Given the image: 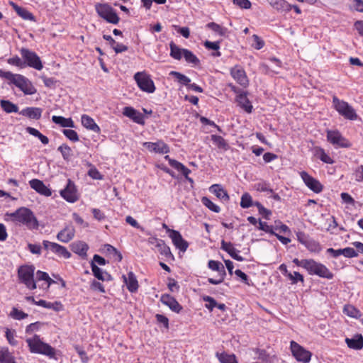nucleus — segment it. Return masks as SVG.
I'll return each instance as SVG.
<instances>
[{"instance_id": "obj_1", "label": "nucleus", "mask_w": 363, "mask_h": 363, "mask_svg": "<svg viewBox=\"0 0 363 363\" xmlns=\"http://www.w3.org/2000/svg\"><path fill=\"white\" fill-rule=\"evenodd\" d=\"M12 221L26 225L29 229L38 228V222L31 210L21 207L13 213H6Z\"/></svg>"}, {"instance_id": "obj_2", "label": "nucleus", "mask_w": 363, "mask_h": 363, "mask_svg": "<svg viewBox=\"0 0 363 363\" xmlns=\"http://www.w3.org/2000/svg\"><path fill=\"white\" fill-rule=\"evenodd\" d=\"M26 342L31 353L41 354L50 358H54L55 356V348L43 342L38 335H35L32 338H28Z\"/></svg>"}, {"instance_id": "obj_3", "label": "nucleus", "mask_w": 363, "mask_h": 363, "mask_svg": "<svg viewBox=\"0 0 363 363\" xmlns=\"http://www.w3.org/2000/svg\"><path fill=\"white\" fill-rule=\"evenodd\" d=\"M306 269L311 275H317L321 278L332 279L334 274L329 269L322 263L318 262L314 259H310L306 262Z\"/></svg>"}, {"instance_id": "obj_4", "label": "nucleus", "mask_w": 363, "mask_h": 363, "mask_svg": "<svg viewBox=\"0 0 363 363\" xmlns=\"http://www.w3.org/2000/svg\"><path fill=\"white\" fill-rule=\"evenodd\" d=\"M35 267L33 265H23L18 269V277L20 281L24 284L30 290L36 289L34 280Z\"/></svg>"}, {"instance_id": "obj_5", "label": "nucleus", "mask_w": 363, "mask_h": 363, "mask_svg": "<svg viewBox=\"0 0 363 363\" xmlns=\"http://www.w3.org/2000/svg\"><path fill=\"white\" fill-rule=\"evenodd\" d=\"M333 104L335 110L345 118L356 120L357 114L355 110L346 101L340 100L336 96L333 97Z\"/></svg>"}, {"instance_id": "obj_6", "label": "nucleus", "mask_w": 363, "mask_h": 363, "mask_svg": "<svg viewBox=\"0 0 363 363\" xmlns=\"http://www.w3.org/2000/svg\"><path fill=\"white\" fill-rule=\"evenodd\" d=\"M95 9L98 15L108 23L117 24L120 21L115 10L108 4L98 3L95 5Z\"/></svg>"}, {"instance_id": "obj_7", "label": "nucleus", "mask_w": 363, "mask_h": 363, "mask_svg": "<svg viewBox=\"0 0 363 363\" xmlns=\"http://www.w3.org/2000/svg\"><path fill=\"white\" fill-rule=\"evenodd\" d=\"M21 55L23 59L24 66L33 67L37 70H41L43 67L42 62L38 55L27 48L21 49Z\"/></svg>"}, {"instance_id": "obj_8", "label": "nucleus", "mask_w": 363, "mask_h": 363, "mask_svg": "<svg viewBox=\"0 0 363 363\" xmlns=\"http://www.w3.org/2000/svg\"><path fill=\"white\" fill-rule=\"evenodd\" d=\"M134 79L138 87L147 93H153L155 91L154 82L150 77L145 72H137L134 75Z\"/></svg>"}, {"instance_id": "obj_9", "label": "nucleus", "mask_w": 363, "mask_h": 363, "mask_svg": "<svg viewBox=\"0 0 363 363\" xmlns=\"http://www.w3.org/2000/svg\"><path fill=\"white\" fill-rule=\"evenodd\" d=\"M290 348L295 359L302 363H308L311 361L312 354L303 347L292 340L290 342Z\"/></svg>"}, {"instance_id": "obj_10", "label": "nucleus", "mask_w": 363, "mask_h": 363, "mask_svg": "<svg viewBox=\"0 0 363 363\" xmlns=\"http://www.w3.org/2000/svg\"><path fill=\"white\" fill-rule=\"evenodd\" d=\"M327 139L331 144L338 147L347 148L352 145L351 143L344 138L338 130H328Z\"/></svg>"}, {"instance_id": "obj_11", "label": "nucleus", "mask_w": 363, "mask_h": 363, "mask_svg": "<svg viewBox=\"0 0 363 363\" xmlns=\"http://www.w3.org/2000/svg\"><path fill=\"white\" fill-rule=\"evenodd\" d=\"M300 176L306 186L314 193L318 194L323 191V186L320 182L308 172L302 171L300 172Z\"/></svg>"}, {"instance_id": "obj_12", "label": "nucleus", "mask_w": 363, "mask_h": 363, "mask_svg": "<svg viewBox=\"0 0 363 363\" xmlns=\"http://www.w3.org/2000/svg\"><path fill=\"white\" fill-rule=\"evenodd\" d=\"M43 247L47 250H50L53 253L62 257L65 259H69L71 257V253L67 250V249L60 245L56 242H52L48 240H43Z\"/></svg>"}, {"instance_id": "obj_13", "label": "nucleus", "mask_w": 363, "mask_h": 363, "mask_svg": "<svg viewBox=\"0 0 363 363\" xmlns=\"http://www.w3.org/2000/svg\"><path fill=\"white\" fill-rule=\"evenodd\" d=\"M61 196L69 203H74L78 200L77 191L73 182L68 179L65 189L60 191Z\"/></svg>"}, {"instance_id": "obj_14", "label": "nucleus", "mask_w": 363, "mask_h": 363, "mask_svg": "<svg viewBox=\"0 0 363 363\" xmlns=\"http://www.w3.org/2000/svg\"><path fill=\"white\" fill-rule=\"evenodd\" d=\"M232 77L242 86L247 87L249 84V80L245 71L240 66L236 65L230 70Z\"/></svg>"}, {"instance_id": "obj_15", "label": "nucleus", "mask_w": 363, "mask_h": 363, "mask_svg": "<svg viewBox=\"0 0 363 363\" xmlns=\"http://www.w3.org/2000/svg\"><path fill=\"white\" fill-rule=\"evenodd\" d=\"M168 231L169 232V237L175 247L179 250L185 252L189 247V243L183 239L181 233L174 230H168Z\"/></svg>"}, {"instance_id": "obj_16", "label": "nucleus", "mask_w": 363, "mask_h": 363, "mask_svg": "<svg viewBox=\"0 0 363 363\" xmlns=\"http://www.w3.org/2000/svg\"><path fill=\"white\" fill-rule=\"evenodd\" d=\"M143 147L149 151L156 153L164 154L169 152V146L162 140L156 143L145 142L143 143Z\"/></svg>"}, {"instance_id": "obj_17", "label": "nucleus", "mask_w": 363, "mask_h": 363, "mask_svg": "<svg viewBox=\"0 0 363 363\" xmlns=\"http://www.w3.org/2000/svg\"><path fill=\"white\" fill-rule=\"evenodd\" d=\"M123 114L138 124H145L144 116L131 106L124 107L123 109Z\"/></svg>"}, {"instance_id": "obj_18", "label": "nucleus", "mask_w": 363, "mask_h": 363, "mask_svg": "<svg viewBox=\"0 0 363 363\" xmlns=\"http://www.w3.org/2000/svg\"><path fill=\"white\" fill-rule=\"evenodd\" d=\"M29 184L33 189L41 195L45 196H50L52 195L51 190L40 179H33L29 181Z\"/></svg>"}, {"instance_id": "obj_19", "label": "nucleus", "mask_w": 363, "mask_h": 363, "mask_svg": "<svg viewBox=\"0 0 363 363\" xmlns=\"http://www.w3.org/2000/svg\"><path fill=\"white\" fill-rule=\"evenodd\" d=\"M74 228L72 225H68L57 233V239L62 242L67 243L74 238Z\"/></svg>"}, {"instance_id": "obj_20", "label": "nucleus", "mask_w": 363, "mask_h": 363, "mask_svg": "<svg viewBox=\"0 0 363 363\" xmlns=\"http://www.w3.org/2000/svg\"><path fill=\"white\" fill-rule=\"evenodd\" d=\"M16 86L25 94L28 95L34 94L37 91L31 82L23 75H21V79H18Z\"/></svg>"}, {"instance_id": "obj_21", "label": "nucleus", "mask_w": 363, "mask_h": 363, "mask_svg": "<svg viewBox=\"0 0 363 363\" xmlns=\"http://www.w3.org/2000/svg\"><path fill=\"white\" fill-rule=\"evenodd\" d=\"M161 302L167 306L172 311L179 313L182 310V306L172 296L163 294L160 298Z\"/></svg>"}, {"instance_id": "obj_22", "label": "nucleus", "mask_w": 363, "mask_h": 363, "mask_svg": "<svg viewBox=\"0 0 363 363\" xmlns=\"http://www.w3.org/2000/svg\"><path fill=\"white\" fill-rule=\"evenodd\" d=\"M220 245V249L225 251L233 259L239 262L244 260L242 256L238 255L239 250H236L230 242H227L222 240Z\"/></svg>"}, {"instance_id": "obj_23", "label": "nucleus", "mask_w": 363, "mask_h": 363, "mask_svg": "<svg viewBox=\"0 0 363 363\" xmlns=\"http://www.w3.org/2000/svg\"><path fill=\"white\" fill-rule=\"evenodd\" d=\"M71 250L82 258L87 257L89 245L84 241H75L70 245Z\"/></svg>"}, {"instance_id": "obj_24", "label": "nucleus", "mask_w": 363, "mask_h": 363, "mask_svg": "<svg viewBox=\"0 0 363 363\" xmlns=\"http://www.w3.org/2000/svg\"><path fill=\"white\" fill-rule=\"evenodd\" d=\"M123 279L124 282L126 284L127 289L130 292L135 293L138 291L139 285L136 277L133 272H128L127 277L123 275Z\"/></svg>"}, {"instance_id": "obj_25", "label": "nucleus", "mask_w": 363, "mask_h": 363, "mask_svg": "<svg viewBox=\"0 0 363 363\" xmlns=\"http://www.w3.org/2000/svg\"><path fill=\"white\" fill-rule=\"evenodd\" d=\"M209 191L216 195V196L224 201H228L230 196L228 192L223 188L220 184H213L210 186Z\"/></svg>"}, {"instance_id": "obj_26", "label": "nucleus", "mask_w": 363, "mask_h": 363, "mask_svg": "<svg viewBox=\"0 0 363 363\" xmlns=\"http://www.w3.org/2000/svg\"><path fill=\"white\" fill-rule=\"evenodd\" d=\"M42 111V108L38 107H27L23 109L20 114L30 119L38 120L41 117Z\"/></svg>"}, {"instance_id": "obj_27", "label": "nucleus", "mask_w": 363, "mask_h": 363, "mask_svg": "<svg viewBox=\"0 0 363 363\" xmlns=\"http://www.w3.org/2000/svg\"><path fill=\"white\" fill-rule=\"evenodd\" d=\"M236 101L240 106L243 108L247 113H250L252 111V106L251 102L247 98V93L244 91L236 97Z\"/></svg>"}, {"instance_id": "obj_28", "label": "nucleus", "mask_w": 363, "mask_h": 363, "mask_svg": "<svg viewBox=\"0 0 363 363\" xmlns=\"http://www.w3.org/2000/svg\"><path fill=\"white\" fill-rule=\"evenodd\" d=\"M345 342L348 347L353 350H361L363 347V337L361 334H357L352 338L347 337Z\"/></svg>"}, {"instance_id": "obj_29", "label": "nucleus", "mask_w": 363, "mask_h": 363, "mask_svg": "<svg viewBox=\"0 0 363 363\" xmlns=\"http://www.w3.org/2000/svg\"><path fill=\"white\" fill-rule=\"evenodd\" d=\"M82 125L88 130H91L95 133L100 131V128L95 123L94 120L88 115L84 114L81 118Z\"/></svg>"}, {"instance_id": "obj_30", "label": "nucleus", "mask_w": 363, "mask_h": 363, "mask_svg": "<svg viewBox=\"0 0 363 363\" xmlns=\"http://www.w3.org/2000/svg\"><path fill=\"white\" fill-rule=\"evenodd\" d=\"M10 5L13 7L17 14L24 20L35 21L34 16L29 12L27 9L18 6L13 2H10Z\"/></svg>"}, {"instance_id": "obj_31", "label": "nucleus", "mask_w": 363, "mask_h": 363, "mask_svg": "<svg viewBox=\"0 0 363 363\" xmlns=\"http://www.w3.org/2000/svg\"><path fill=\"white\" fill-rule=\"evenodd\" d=\"M269 4L277 11H289L291 9V5L285 0H267Z\"/></svg>"}, {"instance_id": "obj_32", "label": "nucleus", "mask_w": 363, "mask_h": 363, "mask_svg": "<svg viewBox=\"0 0 363 363\" xmlns=\"http://www.w3.org/2000/svg\"><path fill=\"white\" fill-rule=\"evenodd\" d=\"M52 121L63 128H74V123L71 118H66L63 116H53Z\"/></svg>"}, {"instance_id": "obj_33", "label": "nucleus", "mask_w": 363, "mask_h": 363, "mask_svg": "<svg viewBox=\"0 0 363 363\" xmlns=\"http://www.w3.org/2000/svg\"><path fill=\"white\" fill-rule=\"evenodd\" d=\"M208 267L211 270L218 272V277H223L226 276L225 267L221 262L215 260H209L208 263Z\"/></svg>"}, {"instance_id": "obj_34", "label": "nucleus", "mask_w": 363, "mask_h": 363, "mask_svg": "<svg viewBox=\"0 0 363 363\" xmlns=\"http://www.w3.org/2000/svg\"><path fill=\"white\" fill-rule=\"evenodd\" d=\"M1 108L6 113H17L18 106L9 100L1 99L0 101Z\"/></svg>"}, {"instance_id": "obj_35", "label": "nucleus", "mask_w": 363, "mask_h": 363, "mask_svg": "<svg viewBox=\"0 0 363 363\" xmlns=\"http://www.w3.org/2000/svg\"><path fill=\"white\" fill-rule=\"evenodd\" d=\"M0 363H16L13 356L7 347H0Z\"/></svg>"}, {"instance_id": "obj_36", "label": "nucleus", "mask_w": 363, "mask_h": 363, "mask_svg": "<svg viewBox=\"0 0 363 363\" xmlns=\"http://www.w3.org/2000/svg\"><path fill=\"white\" fill-rule=\"evenodd\" d=\"M216 356L220 363H238L235 354H228L226 352H216Z\"/></svg>"}, {"instance_id": "obj_37", "label": "nucleus", "mask_w": 363, "mask_h": 363, "mask_svg": "<svg viewBox=\"0 0 363 363\" xmlns=\"http://www.w3.org/2000/svg\"><path fill=\"white\" fill-rule=\"evenodd\" d=\"M0 77L2 78H5L10 82V83L13 84L16 86L18 82V79H21V74H13L9 71H3L0 70Z\"/></svg>"}, {"instance_id": "obj_38", "label": "nucleus", "mask_w": 363, "mask_h": 363, "mask_svg": "<svg viewBox=\"0 0 363 363\" xmlns=\"http://www.w3.org/2000/svg\"><path fill=\"white\" fill-rule=\"evenodd\" d=\"M206 28L218 33L220 36H225L228 33V30L226 28L223 27L220 25L214 22L207 23Z\"/></svg>"}, {"instance_id": "obj_39", "label": "nucleus", "mask_w": 363, "mask_h": 363, "mask_svg": "<svg viewBox=\"0 0 363 363\" xmlns=\"http://www.w3.org/2000/svg\"><path fill=\"white\" fill-rule=\"evenodd\" d=\"M170 47V56L177 60L182 59L183 56V50L186 49L179 48L175 43L171 42L169 44Z\"/></svg>"}, {"instance_id": "obj_40", "label": "nucleus", "mask_w": 363, "mask_h": 363, "mask_svg": "<svg viewBox=\"0 0 363 363\" xmlns=\"http://www.w3.org/2000/svg\"><path fill=\"white\" fill-rule=\"evenodd\" d=\"M104 250L107 253L112 255L113 257L118 262H121L123 259L121 253L113 246L110 244H105L104 246Z\"/></svg>"}, {"instance_id": "obj_41", "label": "nucleus", "mask_w": 363, "mask_h": 363, "mask_svg": "<svg viewBox=\"0 0 363 363\" xmlns=\"http://www.w3.org/2000/svg\"><path fill=\"white\" fill-rule=\"evenodd\" d=\"M171 167L181 172L185 178H187L189 174L191 173V170L189 169L178 161H171Z\"/></svg>"}, {"instance_id": "obj_42", "label": "nucleus", "mask_w": 363, "mask_h": 363, "mask_svg": "<svg viewBox=\"0 0 363 363\" xmlns=\"http://www.w3.org/2000/svg\"><path fill=\"white\" fill-rule=\"evenodd\" d=\"M169 75L174 77L177 80V82L182 85L187 86L189 83L191 82L190 78L179 72L172 71L170 72Z\"/></svg>"}, {"instance_id": "obj_43", "label": "nucleus", "mask_w": 363, "mask_h": 363, "mask_svg": "<svg viewBox=\"0 0 363 363\" xmlns=\"http://www.w3.org/2000/svg\"><path fill=\"white\" fill-rule=\"evenodd\" d=\"M211 140L218 148L226 150L229 147L228 143L223 137L217 135H211Z\"/></svg>"}, {"instance_id": "obj_44", "label": "nucleus", "mask_w": 363, "mask_h": 363, "mask_svg": "<svg viewBox=\"0 0 363 363\" xmlns=\"http://www.w3.org/2000/svg\"><path fill=\"white\" fill-rule=\"evenodd\" d=\"M183 57L188 63L198 65L200 63L199 58L190 50L186 49L183 50Z\"/></svg>"}, {"instance_id": "obj_45", "label": "nucleus", "mask_w": 363, "mask_h": 363, "mask_svg": "<svg viewBox=\"0 0 363 363\" xmlns=\"http://www.w3.org/2000/svg\"><path fill=\"white\" fill-rule=\"evenodd\" d=\"M156 247L160 253L165 257H173V255L171 252L169 247L165 244L164 240H162Z\"/></svg>"}, {"instance_id": "obj_46", "label": "nucleus", "mask_w": 363, "mask_h": 363, "mask_svg": "<svg viewBox=\"0 0 363 363\" xmlns=\"http://www.w3.org/2000/svg\"><path fill=\"white\" fill-rule=\"evenodd\" d=\"M57 150L61 152L62 156L65 160L68 161L72 156V150L71 147L67 144H62L60 145L57 148Z\"/></svg>"}, {"instance_id": "obj_47", "label": "nucleus", "mask_w": 363, "mask_h": 363, "mask_svg": "<svg viewBox=\"0 0 363 363\" xmlns=\"http://www.w3.org/2000/svg\"><path fill=\"white\" fill-rule=\"evenodd\" d=\"M201 202L206 207L213 212L219 213L220 211V207L211 201L208 197L203 196L201 199Z\"/></svg>"}, {"instance_id": "obj_48", "label": "nucleus", "mask_w": 363, "mask_h": 363, "mask_svg": "<svg viewBox=\"0 0 363 363\" xmlns=\"http://www.w3.org/2000/svg\"><path fill=\"white\" fill-rule=\"evenodd\" d=\"M253 206L252 196L248 193H245L241 196L240 206L243 208H247Z\"/></svg>"}, {"instance_id": "obj_49", "label": "nucleus", "mask_w": 363, "mask_h": 363, "mask_svg": "<svg viewBox=\"0 0 363 363\" xmlns=\"http://www.w3.org/2000/svg\"><path fill=\"white\" fill-rule=\"evenodd\" d=\"M305 247L311 252H319L321 250V246L318 241L309 239Z\"/></svg>"}, {"instance_id": "obj_50", "label": "nucleus", "mask_w": 363, "mask_h": 363, "mask_svg": "<svg viewBox=\"0 0 363 363\" xmlns=\"http://www.w3.org/2000/svg\"><path fill=\"white\" fill-rule=\"evenodd\" d=\"M91 267L94 276L99 280L104 281V272L101 268H99L94 262H91Z\"/></svg>"}, {"instance_id": "obj_51", "label": "nucleus", "mask_w": 363, "mask_h": 363, "mask_svg": "<svg viewBox=\"0 0 363 363\" xmlns=\"http://www.w3.org/2000/svg\"><path fill=\"white\" fill-rule=\"evenodd\" d=\"M10 315L15 320H23L28 316V315L16 308H13L10 313Z\"/></svg>"}, {"instance_id": "obj_52", "label": "nucleus", "mask_w": 363, "mask_h": 363, "mask_svg": "<svg viewBox=\"0 0 363 363\" xmlns=\"http://www.w3.org/2000/svg\"><path fill=\"white\" fill-rule=\"evenodd\" d=\"M62 133L72 142H77L79 140V135L74 130L64 129Z\"/></svg>"}, {"instance_id": "obj_53", "label": "nucleus", "mask_w": 363, "mask_h": 363, "mask_svg": "<svg viewBox=\"0 0 363 363\" xmlns=\"http://www.w3.org/2000/svg\"><path fill=\"white\" fill-rule=\"evenodd\" d=\"M287 277L291 281L293 284H297L298 281L303 282L304 281L303 275L298 272H294L293 274L290 272Z\"/></svg>"}, {"instance_id": "obj_54", "label": "nucleus", "mask_w": 363, "mask_h": 363, "mask_svg": "<svg viewBox=\"0 0 363 363\" xmlns=\"http://www.w3.org/2000/svg\"><path fill=\"white\" fill-rule=\"evenodd\" d=\"M88 175L94 179H98L101 180L103 179V175L99 172V171L94 167L91 166V168H90L88 171Z\"/></svg>"}, {"instance_id": "obj_55", "label": "nucleus", "mask_w": 363, "mask_h": 363, "mask_svg": "<svg viewBox=\"0 0 363 363\" xmlns=\"http://www.w3.org/2000/svg\"><path fill=\"white\" fill-rule=\"evenodd\" d=\"M203 300L208 303V304H206V307L210 311H212L213 308L216 307L217 301L213 297L209 296H205L203 297Z\"/></svg>"}, {"instance_id": "obj_56", "label": "nucleus", "mask_w": 363, "mask_h": 363, "mask_svg": "<svg viewBox=\"0 0 363 363\" xmlns=\"http://www.w3.org/2000/svg\"><path fill=\"white\" fill-rule=\"evenodd\" d=\"M259 229L263 230L266 233H270L272 235L274 234V226L269 225L267 223L262 222L261 220L259 221Z\"/></svg>"}, {"instance_id": "obj_57", "label": "nucleus", "mask_w": 363, "mask_h": 363, "mask_svg": "<svg viewBox=\"0 0 363 363\" xmlns=\"http://www.w3.org/2000/svg\"><path fill=\"white\" fill-rule=\"evenodd\" d=\"M319 159L322 162L327 163V164H333V159L328 154L325 153V152L324 151L323 149H321V148L319 150Z\"/></svg>"}, {"instance_id": "obj_58", "label": "nucleus", "mask_w": 363, "mask_h": 363, "mask_svg": "<svg viewBox=\"0 0 363 363\" xmlns=\"http://www.w3.org/2000/svg\"><path fill=\"white\" fill-rule=\"evenodd\" d=\"M233 2L234 4L244 9H249L252 6V4L249 0H233Z\"/></svg>"}, {"instance_id": "obj_59", "label": "nucleus", "mask_w": 363, "mask_h": 363, "mask_svg": "<svg viewBox=\"0 0 363 363\" xmlns=\"http://www.w3.org/2000/svg\"><path fill=\"white\" fill-rule=\"evenodd\" d=\"M343 255L347 258H352L357 257L358 253L352 247H345L343 249Z\"/></svg>"}, {"instance_id": "obj_60", "label": "nucleus", "mask_w": 363, "mask_h": 363, "mask_svg": "<svg viewBox=\"0 0 363 363\" xmlns=\"http://www.w3.org/2000/svg\"><path fill=\"white\" fill-rule=\"evenodd\" d=\"M204 46L208 50H218L220 48V41L211 42L206 40L204 43Z\"/></svg>"}, {"instance_id": "obj_61", "label": "nucleus", "mask_w": 363, "mask_h": 363, "mask_svg": "<svg viewBox=\"0 0 363 363\" xmlns=\"http://www.w3.org/2000/svg\"><path fill=\"white\" fill-rule=\"evenodd\" d=\"M340 196L344 203L350 204V205H352V206L354 205V203H355L354 199L348 193L342 192L340 194Z\"/></svg>"}, {"instance_id": "obj_62", "label": "nucleus", "mask_w": 363, "mask_h": 363, "mask_svg": "<svg viewBox=\"0 0 363 363\" xmlns=\"http://www.w3.org/2000/svg\"><path fill=\"white\" fill-rule=\"evenodd\" d=\"M296 237L298 242H300L304 246L310 239L308 235L301 231H298L296 233Z\"/></svg>"}, {"instance_id": "obj_63", "label": "nucleus", "mask_w": 363, "mask_h": 363, "mask_svg": "<svg viewBox=\"0 0 363 363\" xmlns=\"http://www.w3.org/2000/svg\"><path fill=\"white\" fill-rule=\"evenodd\" d=\"M8 62L10 65H15L17 67H24L23 62L18 56H15L8 60Z\"/></svg>"}, {"instance_id": "obj_64", "label": "nucleus", "mask_w": 363, "mask_h": 363, "mask_svg": "<svg viewBox=\"0 0 363 363\" xmlns=\"http://www.w3.org/2000/svg\"><path fill=\"white\" fill-rule=\"evenodd\" d=\"M344 312L350 317H356L357 314L358 313V311L350 305L345 306Z\"/></svg>"}]
</instances>
